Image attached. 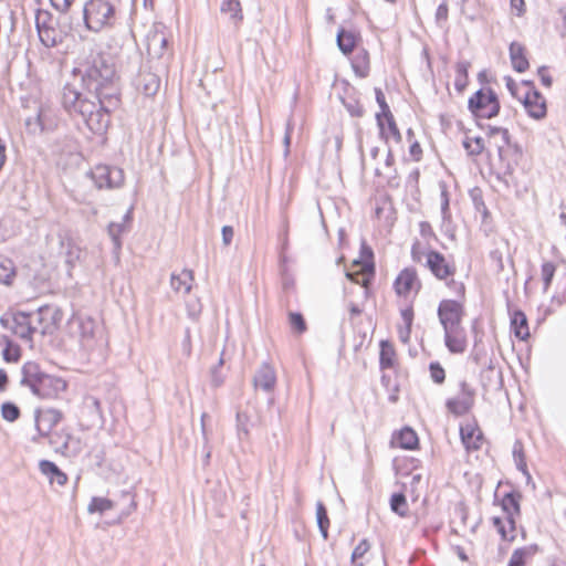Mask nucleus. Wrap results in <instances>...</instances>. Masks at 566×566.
<instances>
[{
	"label": "nucleus",
	"mask_w": 566,
	"mask_h": 566,
	"mask_svg": "<svg viewBox=\"0 0 566 566\" xmlns=\"http://www.w3.org/2000/svg\"><path fill=\"white\" fill-rule=\"evenodd\" d=\"M448 13H449L448 4L446 2L439 4V7L437 8V11H436L437 22L438 23L446 22L448 20Z\"/></svg>",
	"instance_id": "56"
},
{
	"label": "nucleus",
	"mask_w": 566,
	"mask_h": 566,
	"mask_svg": "<svg viewBox=\"0 0 566 566\" xmlns=\"http://www.w3.org/2000/svg\"><path fill=\"white\" fill-rule=\"evenodd\" d=\"M193 282V273L191 270L185 269L179 274L172 273L170 276V286L175 292L188 294L191 291Z\"/></svg>",
	"instance_id": "23"
},
{
	"label": "nucleus",
	"mask_w": 566,
	"mask_h": 566,
	"mask_svg": "<svg viewBox=\"0 0 566 566\" xmlns=\"http://www.w3.org/2000/svg\"><path fill=\"white\" fill-rule=\"evenodd\" d=\"M220 11L224 14H229L234 24L243 20L240 0H223L220 6Z\"/></svg>",
	"instance_id": "28"
},
{
	"label": "nucleus",
	"mask_w": 566,
	"mask_h": 566,
	"mask_svg": "<svg viewBox=\"0 0 566 566\" xmlns=\"http://www.w3.org/2000/svg\"><path fill=\"white\" fill-rule=\"evenodd\" d=\"M337 45L344 54H349L356 46V35L352 31L340 29L337 33Z\"/></svg>",
	"instance_id": "33"
},
{
	"label": "nucleus",
	"mask_w": 566,
	"mask_h": 566,
	"mask_svg": "<svg viewBox=\"0 0 566 566\" xmlns=\"http://www.w3.org/2000/svg\"><path fill=\"white\" fill-rule=\"evenodd\" d=\"M469 62L461 61L455 66V78H454V87L458 92H462L468 85V70Z\"/></svg>",
	"instance_id": "37"
},
{
	"label": "nucleus",
	"mask_w": 566,
	"mask_h": 566,
	"mask_svg": "<svg viewBox=\"0 0 566 566\" xmlns=\"http://www.w3.org/2000/svg\"><path fill=\"white\" fill-rule=\"evenodd\" d=\"M346 108L352 116L360 117L364 114V109L360 105L356 104H346Z\"/></svg>",
	"instance_id": "63"
},
{
	"label": "nucleus",
	"mask_w": 566,
	"mask_h": 566,
	"mask_svg": "<svg viewBox=\"0 0 566 566\" xmlns=\"http://www.w3.org/2000/svg\"><path fill=\"white\" fill-rule=\"evenodd\" d=\"M380 346V367L382 369L392 367L395 357V350L392 346L386 340H381Z\"/></svg>",
	"instance_id": "41"
},
{
	"label": "nucleus",
	"mask_w": 566,
	"mask_h": 566,
	"mask_svg": "<svg viewBox=\"0 0 566 566\" xmlns=\"http://www.w3.org/2000/svg\"><path fill=\"white\" fill-rule=\"evenodd\" d=\"M82 83L90 95L83 96L73 85L62 90L61 102L71 115H80L88 129L102 135L111 123V113L119 105V90L113 57L108 53H93L83 66Z\"/></svg>",
	"instance_id": "1"
},
{
	"label": "nucleus",
	"mask_w": 566,
	"mask_h": 566,
	"mask_svg": "<svg viewBox=\"0 0 566 566\" xmlns=\"http://www.w3.org/2000/svg\"><path fill=\"white\" fill-rule=\"evenodd\" d=\"M291 134H292V127H291V124L287 123L286 125V130H285V135H284V155L287 156L289 153H290V145H291Z\"/></svg>",
	"instance_id": "62"
},
{
	"label": "nucleus",
	"mask_w": 566,
	"mask_h": 566,
	"mask_svg": "<svg viewBox=\"0 0 566 566\" xmlns=\"http://www.w3.org/2000/svg\"><path fill=\"white\" fill-rule=\"evenodd\" d=\"M0 323L3 327H9L15 336L27 342H31L33 334L39 331L31 313L18 312L13 314L11 325L9 324V319L2 316Z\"/></svg>",
	"instance_id": "11"
},
{
	"label": "nucleus",
	"mask_w": 566,
	"mask_h": 566,
	"mask_svg": "<svg viewBox=\"0 0 566 566\" xmlns=\"http://www.w3.org/2000/svg\"><path fill=\"white\" fill-rule=\"evenodd\" d=\"M84 407L91 413L94 420L103 422V411L101 407L99 400L94 396H88L85 398Z\"/></svg>",
	"instance_id": "43"
},
{
	"label": "nucleus",
	"mask_w": 566,
	"mask_h": 566,
	"mask_svg": "<svg viewBox=\"0 0 566 566\" xmlns=\"http://www.w3.org/2000/svg\"><path fill=\"white\" fill-rule=\"evenodd\" d=\"M2 356L7 363H17L21 357V349L18 345H14L11 340H8L2 352Z\"/></svg>",
	"instance_id": "47"
},
{
	"label": "nucleus",
	"mask_w": 566,
	"mask_h": 566,
	"mask_svg": "<svg viewBox=\"0 0 566 566\" xmlns=\"http://www.w3.org/2000/svg\"><path fill=\"white\" fill-rule=\"evenodd\" d=\"M45 438L49 439V444L53 448V450L64 457H75L81 451L78 439L74 438L65 430L53 431Z\"/></svg>",
	"instance_id": "14"
},
{
	"label": "nucleus",
	"mask_w": 566,
	"mask_h": 566,
	"mask_svg": "<svg viewBox=\"0 0 566 566\" xmlns=\"http://www.w3.org/2000/svg\"><path fill=\"white\" fill-rule=\"evenodd\" d=\"M461 441L468 451L479 450L482 446L483 434L481 430L472 424L460 428Z\"/></svg>",
	"instance_id": "20"
},
{
	"label": "nucleus",
	"mask_w": 566,
	"mask_h": 566,
	"mask_svg": "<svg viewBox=\"0 0 566 566\" xmlns=\"http://www.w3.org/2000/svg\"><path fill=\"white\" fill-rule=\"evenodd\" d=\"M510 59L513 69L518 73L525 72L530 66L528 60L525 55V48L518 42H512L510 44Z\"/></svg>",
	"instance_id": "22"
},
{
	"label": "nucleus",
	"mask_w": 566,
	"mask_h": 566,
	"mask_svg": "<svg viewBox=\"0 0 566 566\" xmlns=\"http://www.w3.org/2000/svg\"><path fill=\"white\" fill-rule=\"evenodd\" d=\"M522 85L526 87V92L518 99L522 102L528 116L534 119L544 118L547 114L545 97L535 88L532 81H523Z\"/></svg>",
	"instance_id": "10"
},
{
	"label": "nucleus",
	"mask_w": 566,
	"mask_h": 566,
	"mask_svg": "<svg viewBox=\"0 0 566 566\" xmlns=\"http://www.w3.org/2000/svg\"><path fill=\"white\" fill-rule=\"evenodd\" d=\"M426 265L438 280H448L455 273V266L449 263L442 253L434 250L427 252Z\"/></svg>",
	"instance_id": "17"
},
{
	"label": "nucleus",
	"mask_w": 566,
	"mask_h": 566,
	"mask_svg": "<svg viewBox=\"0 0 566 566\" xmlns=\"http://www.w3.org/2000/svg\"><path fill=\"white\" fill-rule=\"evenodd\" d=\"M375 95H376V102L379 105L381 113H378L376 115L377 125L379 127V134L381 138L387 139L386 130H385V123L384 117L389 116L391 114L390 108L386 102L385 94L380 88H375Z\"/></svg>",
	"instance_id": "27"
},
{
	"label": "nucleus",
	"mask_w": 566,
	"mask_h": 566,
	"mask_svg": "<svg viewBox=\"0 0 566 566\" xmlns=\"http://www.w3.org/2000/svg\"><path fill=\"white\" fill-rule=\"evenodd\" d=\"M186 307L187 314L191 319H197L202 311V305L198 298L188 301Z\"/></svg>",
	"instance_id": "52"
},
{
	"label": "nucleus",
	"mask_w": 566,
	"mask_h": 566,
	"mask_svg": "<svg viewBox=\"0 0 566 566\" xmlns=\"http://www.w3.org/2000/svg\"><path fill=\"white\" fill-rule=\"evenodd\" d=\"M20 386L40 399L51 400L66 390L67 382L60 376L45 373L36 361L29 360L21 367Z\"/></svg>",
	"instance_id": "4"
},
{
	"label": "nucleus",
	"mask_w": 566,
	"mask_h": 566,
	"mask_svg": "<svg viewBox=\"0 0 566 566\" xmlns=\"http://www.w3.org/2000/svg\"><path fill=\"white\" fill-rule=\"evenodd\" d=\"M468 108L475 117L490 119L499 115L501 105L492 88L482 87L469 98Z\"/></svg>",
	"instance_id": "7"
},
{
	"label": "nucleus",
	"mask_w": 566,
	"mask_h": 566,
	"mask_svg": "<svg viewBox=\"0 0 566 566\" xmlns=\"http://www.w3.org/2000/svg\"><path fill=\"white\" fill-rule=\"evenodd\" d=\"M537 73L541 77V81H542V84L546 87H551L552 86V83H553V78L552 76L547 73V67L546 66H541L538 70H537Z\"/></svg>",
	"instance_id": "57"
},
{
	"label": "nucleus",
	"mask_w": 566,
	"mask_h": 566,
	"mask_svg": "<svg viewBox=\"0 0 566 566\" xmlns=\"http://www.w3.org/2000/svg\"><path fill=\"white\" fill-rule=\"evenodd\" d=\"M15 276V268L12 260L0 255V283L11 285Z\"/></svg>",
	"instance_id": "34"
},
{
	"label": "nucleus",
	"mask_w": 566,
	"mask_h": 566,
	"mask_svg": "<svg viewBox=\"0 0 566 566\" xmlns=\"http://www.w3.org/2000/svg\"><path fill=\"white\" fill-rule=\"evenodd\" d=\"M400 314L403 326L398 327V337L403 344H407L410 339L411 325L413 322V311L411 307H407L403 308Z\"/></svg>",
	"instance_id": "31"
},
{
	"label": "nucleus",
	"mask_w": 566,
	"mask_h": 566,
	"mask_svg": "<svg viewBox=\"0 0 566 566\" xmlns=\"http://www.w3.org/2000/svg\"><path fill=\"white\" fill-rule=\"evenodd\" d=\"M83 20L87 30L99 32L114 25L116 9L109 0H88L83 7Z\"/></svg>",
	"instance_id": "5"
},
{
	"label": "nucleus",
	"mask_w": 566,
	"mask_h": 566,
	"mask_svg": "<svg viewBox=\"0 0 566 566\" xmlns=\"http://www.w3.org/2000/svg\"><path fill=\"white\" fill-rule=\"evenodd\" d=\"M387 122V129L385 128L386 130V135H387V139L386 138H382L386 143H388V139H389V136H391L396 143H400L402 137H401V134L397 127V124H396V120L392 116V114H389V116H386L384 117Z\"/></svg>",
	"instance_id": "49"
},
{
	"label": "nucleus",
	"mask_w": 566,
	"mask_h": 566,
	"mask_svg": "<svg viewBox=\"0 0 566 566\" xmlns=\"http://www.w3.org/2000/svg\"><path fill=\"white\" fill-rule=\"evenodd\" d=\"M513 458L518 471H521L527 479H531V475L527 470L523 446L520 441H516L513 447Z\"/></svg>",
	"instance_id": "42"
},
{
	"label": "nucleus",
	"mask_w": 566,
	"mask_h": 566,
	"mask_svg": "<svg viewBox=\"0 0 566 566\" xmlns=\"http://www.w3.org/2000/svg\"><path fill=\"white\" fill-rule=\"evenodd\" d=\"M447 286L455 294L457 300H461L464 302L465 300V285L462 282H458L453 279H450L447 282Z\"/></svg>",
	"instance_id": "51"
},
{
	"label": "nucleus",
	"mask_w": 566,
	"mask_h": 566,
	"mask_svg": "<svg viewBox=\"0 0 566 566\" xmlns=\"http://www.w3.org/2000/svg\"><path fill=\"white\" fill-rule=\"evenodd\" d=\"M182 352L189 356L191 354V337H190V331L186 329L185 337L182 339Z\"/></svg>",
	"instance_id": "61"
},
{
	"label": "nucleus",
	"mask_w": 566,
	"mask_h": 566,
	"mask_svg": "<svg viewBox=\"0 0 566 566\" xmlns=\"http://www.w3.org/2000/svg\"><path fill=\"white\" fill-rule=\"evenodd\" d=\"M31 315L39 327L38 333L41 335L52 334L63 318L62 311L53 305H43Z\"/></svg>",
	"instance_id": "12"
},
{
	"label": "nucleus",
	"mask_w": 566,
	"mask_h": 566,
	"mask_svg": "<svg viewBox=\"0 0 566 566\" xmlns=\"http://www.w3.org/2000/svg\"><path fill=\"white\" fill-rule=\"evenodd\" d=\"M511 328L516 338L526 340L530 337V329L526 315L522 311H515L511 316Z\"/></svg>",
	"instance_id": "26"
},
{
	"label": "nucleus",
	"mask_w": 566,
	"mask_h": 566,
	"mask_svg": "<svg viewBox=\"0 0 566 566\" xmlns=\"http://www.w3.org/2000/svg\"><path fill=\"white\" fill-rule=\"evenodd\" d=\"M394 287L399 296L407 297L411 293L418 294L421 289V282L417 271L413 268L403 269L396 277Z\"/></svg>",
	"instance_id": "16"
},
{
	"label": "nucleus",
	"mask_w": 566,
	"mask_h": 566,
	"mask_svg": "<svg viewBox=\"0 0 566 566\" xmlns=\"http://www.w3.org/2000/svg\"><path fill=\"white\" fill-rule=\"evenodd\" d=\"M137 81L138 87L146 96L155 95L160 87V77L153 72L142 71Z\"/></svg>",
	"instance_id": "24"
},
{
	"label": "nucleus",
	"mask_w": 566,
	"mask_h": 566,
	"mask_svg": "<svg viewBox=\"0 0 566 566\" xmlns=\"http://www.w3.org/2000/svg\"><path fill=\"white\" fill-rule=\"evenodd\" d=\"M221 233H222L223 244L229 245L233 239V234H234L233 228L230 226H224V227H222Z\"/></svg>",
	"instance_id": "59"
},
{
	"label": "nucleus",
	"mask_w": 566,
	"mask_h": 566,
	"mask_svg": "<svg viewBox=\"0 0 566 566\" xmlns=\"http://www.w3.org/2000/svg\"><path fill=\"white\" fill-rule=\"evenodd\" d=\"M429 370H430L431 379L436 384H442L444 381L446 373H444V369L442 368V366L439 363H437V361L436 363H430Z\"/></svg>",
	"instance_id": "50"
},
{
	"label": "nucleus",
	"mask_w": 566,
	"mask_h": 566,
	"mask_svg": "<svg viewBox=\"0 0 566 566\" xmlns=\"http://www.w3.org/2000/svg\"><path fill=\"white\" fill-rule=\"evenodd\" d=\"M354 72L360 76L366 77L369 73V54L366 50H360L356 53L352 61Z\"/></svg>",
	"instance_id": "30"
},
{
	"label": "nucleus",
	"mask_w": 566,
	"mask_h": 566,
	"mask_svg": "<svg viewBox=\"0 0 566 566\" xmlns=\"http://www.w3.org/2000/svg\"><path fill=\"white\" fill-rule=\"evenodd\" d=\"M462 145L470 156H478L485 149L483 138L479 137V136L478 137L467 136L463 139Z\"/></svg>",
	"instance_id": "39"
},
{
	"label": "nucleus",
	"mask_w": 566,
	"mask_h": 566,
	"mask_svg": "<svg viewBox=\"0 0 566 566\" xmlns=\"http://www.w3.org/2000/svg\"><path fill=\"white\" fill-rule=\"evenodd\" d=\"M390 509L400 516L406 515L407 500L403 493H394L391 495Z\"/></svg>",
	"instance_id": "44"
},
{
	"label": "nucleus",
	"mask_w": 566,
	"mask_h": 566,
	"mask_svg": "<svg viewBox=\"0 0 566 566\" xmlns=\"http://www.w3.org/2000/svg\"><path fill=\"white\" fill-rule=\"evenodd\" d=\"M61 253L64 255L65 263L70 269H72L76 262L81 259L82 250L81 248L73 241V239L69 237L61 238Z\"/></svg>",
	"instance_id": "21"
},
{
	"label": "nucleus",
	"mask_w": 566,
	"mask_h": 566,
	"mask_svg": "<svg viewBox=\"0 0 566 566\" xmlns=\"http://www.w3.org/2000/svg\"><path fill=\"white\" fill-rule=\"evenodd\" d=\"M316 521L319 528V532L324 539L328 538V527H329V518L327 515V510L323 502L318 501L316 503Z\"/></svg>",
	"instance_id": "35"
},
{
	"label": "nucleus",
	"mask_w": 566,
	"mask_h": 566,
	"mask_svg": "<svg viewBox=\"0 0 566 566\" xmlns=\"http://www.w3.org/2000/svg\"><path fill=\"white\" fill-rule=\"evenodd\" d=\"M1 416L4 420L13 422L20 417V409L13 402H4L1 406Z\"/></svg>",
	"instance_id": "48"
},
{
	"label": "nucleus",
	"mask_w": 566,
	"mask_h": 566,
	"mask_svg": "<svg viewBox=\"0 0 566 566\" xmlns=\"http://www.w3.org/2000/svg\"><path fill=\"white\" fill-rule=\"evenodd\" d=\"M522 495L520 492L512 491L505 493L500 501V505L504 513V520L509 524L507 530L502 517L494 516L492 524L504 541L512 542L515 538V518L521 514L520 500Z\"/></svg>",
	"instance_id": "6"
},
{
	"label": "nucleus",
	"mask_w": 566,
	"mask_h": 566,
	"mask_svg": "<svg viewBox=\"0 0 566 566\" xmlns=\"http://www.w3.org/2000/svg\"><path fill=\"white\" fill-rule=\"evenodd\" d=\"M114 506H115L114 501L106 499V497L94 496V497H92V500L87 506V511L91 514H93V513L103 514L104 512L112 510Z\"/></svg>",
	"instance_id": "38"
},
{
	"label": "nucleus",
	"mask_w": 566,
	"mask_h": 566,
	"mask_svg": "<svg viewBox=\"0 0 566 566\" xmlns=\"http://www.w3.org/2000/svg\"><path fill=\"white\" fill-rule=\"evenodd\" d=\"M39 468L41 473L50 480V483L55 482L59 485H64L67 482L66 474L62 472L54 462L49 460H41Z\"/></svg>",
	"instance_id": "25"
},
{
	"label": "nucleus",
	"mask_w": 566,
	"mask_h": 566,
	"mask_svg": "<svg viewBox=\"0 0 566 566\" xmlns=\"http://www.w3.org/2000/svg\"><path fill=\"white\" fill-rule=\"evenodd\" d=\"M421 153H422V150H421L420 144L418 142L412 143L411 146H410V154H411V156L416 160H419Z\"/></svg>",
	"instance_id": "64"
},
{
	"label": "nucleus",
	"mask_w": 566,
	"mask_h": 566,
	"mask_svg": "<svg viewBox=\"0 0 566 566\" xmlns=\"http://www.w3.org/2000/svg\"><path fill=\"white\" fill-rule=\"evenodd\" d=\"M437 315L443 328L448 350L452 354L464 353L467 348V333L462 326L465 316L464 302L444 298L438 305Z\"/></svg>",
	"instance_id": "2"
},
{
	"label": "nucleus",
	"mask_w": 566,
	"mask_h": 566,
	"mask_svg": "<svg viewBox=\"0 0 566 566\" xmlns=\"http://www.w3.org/2000/svg\"><path fill=\"white\" fill-rule=\"evenodd\" d=\"M71 328L76 335L81 347L86 350H93L98 342L101 328L90 316H75L71 321Z\"/></svg>",
	"instance_id": "8"
},
{
	"label": "nucleus",
	"mask_w": 566,
	"mask_h": 566,
	"mask_svg": "<svg viewBox=\"0 0 566 566\" xmlns=\"http://www.w3.org/2000/svg\"><path fill=\"white\" fill-rule=\"evenodd\" d=\"M505 83H506L507 90L510 91V93L512 94L513 97H515L517 99H518V97H522L521 95H518L517 84L514 82V80L511 76L505 77Z\"/></svg>",
	"instance_id": "60"
},
{
	"label": "nucleus",
	"mask_w": 566,
	"mask_h": 566,
	"mask_svg": "<svg viewBox=\"0 0 566 566\" xmlns=\"http://www.w3.org/2000/svg\"><path fill=\"white\" fill-rule=\"evenodd\" d=\"M541 272H542V279L544 282V292H547V290L549 289V286L552 284L555 272H556L555 263L551 262V261L544 262L542 264Z\"/></svg>",
	"instance_id": "45"
},
{
	"label": "nucleus",
	"mask_w": 566,
	"mask_h": 566,
	"mask_svg": "<svg viewBox=\"0 0 566 566\" xmlns=\"http://www.w3.org/2000/svg\"><path fill=\"white\" fill-rule=\"evenodd\" d=\"M396 443L406 450H412L418 446L417 433L411 428H403L397 434Z\"/></svg>",
	"instance_id": "29"
},
{
	"label": "nucleus",
	"mask_w": 566,
	"mask_h": 566,
	"mask_svg": "<svg viewBox=\"0 0 566 566\" xmlns=\"http://www.w3.org/2000/svg\"><path fill=\"white\" fill-rule=\"evenodd\" d=\"M370 549V544L368 539H361L358 545L354 548L350 557V562L354 566H364V557Z\"/></svg>",
	"instance_id": "40"
},
{
	"label": "nucleus",
	"mask_w": 566,
	"mask_h": 566,
	"mask_svg": "<svg viewBox=\"0 0 566 566\" xmlns=\"http://www.w3.org/2000/svg\"><path fill=\"white\" fill-rule=\"evenodd\" d=\"M289 322L291 328L297 334H303L307 329L306 322L301 313L290 312Z\"/></svg>",
	"instance_id": "46"
},
{
	"label": "nucleus",
	"mask_w": 566,
	"mask_h": 566,
	"mask_svg": "<svg viewBox=\"0 0 566 566\" xmlns=\"http://www.w3.org/2000/svg\"><path fill=\"white\" fill-rule=\"evenodd\" d=\"M167 44L168 39L163 32H150L146 40L148 55L153 59H161L166 51Z\"/></svg>",
	"instance_id": "19"
},
{
	"label": "nucleus",
	"mask_w": 566,
	"mask_h": 566,
	"mask_svg": "<svg viewBox=\"0 0 566 566\" xmlns=\"http://www.w3.org/2000/svg\"><path fill=\"white\" fill-rule=\"evenodd\" d=\"M54 9L65 12L71 7L74 0H50Z\"/></svg>",
	"instance_id": "58"
},
{
	"label": "nucleus",
	"mask_w": 566,
	"mask_h": 566,
	"mask_svg": "<svg viewBox=\"0 0 566 566\" xmlns=\"http://www.w3.org/2000/svg\"><path fill=\"white\" fill-rule=\"evenodd\" d=\"M87 176L99 190L118 189L124 185L125 180L123 169L109 165H96L87 172Z\"/></svg>",
	"instance_id": "9"
},
{
	"label": "nucleus",
	"mask_w": 566,
	"mask_h": 566,
	"mask_svg": "<svg viewBox=\"0 0 566 566\" xmlns=\"http://www.w3.org/2000/svg\"><path fill=\"white\" fill-rule=\"evenodd\" d=\"M534 554L532 546H524L516 548L509 560L507 566H525L526 560Z\"/></svg>",
	"instance_id": "36"
},
{
	"label": "nucleus",
	"mask_w": 566,
	"mask_h": 566,
	"mask_svg": "<svg viewBox=\"0 0 566 566\" xmlns=\"http://www.w3.org/2000/svg\"><path fill=\"white\" fill-rule=\"evenodd\" d=\"M130 210L123 217V222H111L108 224V234L113 241L114 249L119 250L122 247L120 235L125 231V221L130 219Z\"/></svg>",
	"instance_id": "32"
},
{
	"label": "nucleus",
	"mask_w": 566,
	"mask_h": 566,
	"mask_svg": "<svg viewBox=\"0 0 566 566\" xmlns=\"http://www.w3.org/2000/svg\"><path fill=\"white\" fill-rule=\"evenodd\" d=\"M223 365V359L222 357L219 359V364L218 366H214L212 369H211V385L213 387H220L222 384H223V376L221 375V373L219 371V367Z\"/></svg>",
	"instance_id": "54"
},
{
	"label": "nucleus",
	"mask_w": 566,
	"mask_h": 566,
	"mask_svg": "<svg viewBox=\"0 0 566 566\" xmlns=\"http://www.w3.org/2000/svg\"><path fill=\"white\" fill-rule=\"evenodd\" d=\"M122 497L128 501V506L125 511L122 512V516H128L132 512L136 510V501L135 496L132 494L130 491H123Z\"/></svg>",
	"instance_id": "53"
},
{
	"label": "nucleus",
	"mask_w": 566,
	"mask_h": 566,
	"mask_svg": "<svg viewBox=\"0 0 566 566\" xmlns=\"http://www.w3.org/2000/svg\"><path fill=\"white\" fill-rule=\"evenodd\" d=\"M486 136L491 167L497 170L499 177L511 175L521 156L518 146L511 143L510 133L503 127L488 125Z\"/></svg>",
	"instance_id": "3"
},
{
	"label": "nucleus",
	"mask_w": 566,
	"mask_h": 566,
	"mask_svg": "<svg viewBox=\"0 0 566 566\" xmlns=\"http://www.w3.org/2000/svg\"><path fill=\"white\" fill-rule=\"evenodd\" d=\"M253 385L256 389H261L264 392H272L276 385L274 368L270 364L263 363L253 377Z\"/></svg>",
	"instance_id": "18"
},
{
	"label": "nucleus",
	"mask_w": 566,
	"mask_h": 566,
	"mask_svg": "<svg viewBox=\"0 0 566 566\" xmlns=\"http://www.w3.org/2000/svg\"><path fill=\"white\" fill-rule=\"evenodd\" d=\"M441 198H442V201H441V214H442L443 220H447V219L450 218V210H449L448 192H447L446 189L442 190Z\"/></svg>",
	"instance_id": "55"
},
{
	"label": "nucleus",
	"mask_w": 566,
	"mask_h": 566,
	"mask_svg": "<svg viewBox=\"0 0 566 566\" xmlns=\"http://www.w3.org/2000/svg\"><path fill=\"white\" fill-rule=\"evenodd\" d=\"M460 392L457 397L447 400L448 410L455 416H463L470 411L474 405L475 391L467 381L459 384Z\"/></svg>",
	"instance_id": "15"
},
{
	"label": "nucleus",
	"mask_w": 566,
	"mask_h": 566,
	"mask_svg": "<svg viewBox=\"0 0 566 566\" xmlns=\"http://www.w3.org/2000/svg\"><path fill=\"white\" fill-rule=\"evenodd\" d=\"M63 415L53 408L36 409L34 412L35 429L38 436L32 438L33 442H40L39 438H45L53 432L54 427L62 420Z\"/></svg>",
	"instance_id": "13"
}]
</instances>
